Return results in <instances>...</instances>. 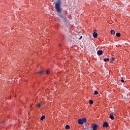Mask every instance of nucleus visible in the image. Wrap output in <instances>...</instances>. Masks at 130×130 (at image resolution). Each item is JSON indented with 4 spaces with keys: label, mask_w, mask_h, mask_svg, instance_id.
<instances>
[{
    "label": "nucleus",
    "mask_w": 130,
    "mask_h": 130,
    "mask_svg": "<svg viewBox=\"0 0 130 130\" xmlns=\"http://www.w3.org/2000/svg\"><path fill=\"white\" fill-rule=\"evenodd\" d=\"M55 9L57 13H60L62 10V8H61V1L58 0V2L55 4Z\"/></svg>",
    "instance_id": "f257e3e1"
},
{
    "label": "nucleus",
    "mask_w": 130,
    "mask_h": 130,
    "mask_svg": "<svg viewBox=\"0 0 130 130\" xmlns=\"http://www.w3.org/2000/svg\"><path fill=\"white\" fill-rule=\"evenodd\" d=\"M87 121V119L86 118H82L81 119H79L78 120V122L79 124H84V123H86Z\"/></svg>",
    "instance_id": "f03ea898"
},
{
    "label": "nucleus",
    "mask_w": 130,
    "mask_h": 130,
    "mask_svg": "<svg viewBox=\"0 0 130 130\" xmlns=\"http://www.w3.org/2000/svg\"><path fill=\"white\" fill-rule=\"evenodd\" d=\"M98 125L96 123H94L92 125V128L93 130H96L98 128Z\"/></svg>",
    "instance_id": "7ed1b4c3"
},
{
    "label": "nucleus",
    "mask_w": 130,
    "mask_h": 130,
    "mask_svg": "<svg viewBox=\"0 0 130 130\" xmlns=\"http://www.w3.org/2000/svg\"><path fill=\"white\" fill-rule=\"evenodd\" d=\"M109 126V124L107 122H105L103 124V127L107 128Z\"/></svg>",
    "instance_id": "20e7f679"
},
{
    "label": "nucleus",
    "mask_w": 130,
    "mask_h": 130,
    "mask_svg": "<svg viewBox=\"0 0 130 130\" xmlns=\"http://www.w3.org/2000/svg\"><path fill=\"white\" fill-rule=\"evenodd\" d=\"M92 35L94 38H97V37H98V34L96 32H94Z\"/></svg>",
    "instance_id": "39448f33"
},
{
    "label": "nucleus",
    "mask_w": 130,
    "mask_h": 130,
    "mask_svg": "<svg viewBox=\"0 0 130 130\" xmlns=\"http://www.w3.org/2000/svg\"><path fill=\"white\" fill-rule=\"evenodd\" d=\"M97 54H98V55H102V54H103V51L99 50L97 51Z\"/></svg>",
    "instance_id": "423d86ee"
},
{
    "label": "nucleus",
    "mask_w": 130,
    "mask_h": 130,
    "mask_svg": "<svg viewBox=\"0 0 130 130\" xmlns=\"http://www.w3.org/2000/svg\"><path fill=\"white\" fill-rule=\"evenodd\" d=\"M39 74L40 75H43V74H44V72H43V70H41L38 72Z\"/></svg>",
    "instance_id": "0eeeda50"
},
{
    "label": "nucleus",
    "mask_w": 130,
    "mask_h": 130,
    "mask_svg": "<svg viewBox=\"0 0 130 130\" xmlns=\"http://www.w3.org/2000/svg\"><path fill=\"white\" fill-rule=\"evenodd\" d=\"M110 32L112 35H114V34H115V31L114 30L112 29Z\"/></svg>",
    "instance_id": "6e6552de"
},
{
    "label": "nucleus",
    "mask_w": 130,
    "mask_h": 130,
    "mask_svg": "<svg viewBox=\"0 0 130 130\" xmlns=\"http://www.w3.org/2000/svg\"><path fill=\"white\" fill-rule=\"evenodd\" d=\"M65 128L66 129H70V128H71V127L69 125H66Z\"/></svg>",
    "instance_id": "1a4fd4ad"
},
{
    "label": "nucleus",
    "mask_w": 130,
    "mask_h": 130,
    "mask_svg": "<svg viewBox=\"0 0 130 130\" xmlns=\"http://www.w3.org/2000/svg\"><path fill=\"white\" fill-rule=\"evenodd\" d=\"M121 36V35L120 34V33H119V32H117L116 34V36L117 37H119L120 36Z\"/></svg>",
    "instance_id": "9d476101"
},
{
    "label": "nucleus",
    "mask_w": 130,
    "mask_h": 130,
    "mask_svg": "<svg viewBox=\"0 0 130 130\" xmlns=\"http://www.w3.org/2000/svg\"><path fill=\"white\" fill-rule=\"evenodd\" d=\"M109 60H110V59L108 58H105V59H104V61H105V62H107V61H109Z\"/></svg>",
    "instance_id": "9b49d317"
},
{
    "label": "nucleus",
    "mask_w": 130,
    "mask_h": 130,
    "mask_svg": "<svg viewBox=\"0 0 130 130\" xmlns=\"http://www.w3.org/2000/svg\"><path fill=\"white\" fill-rule=\"evenodd\" d=\"M109 118H110V119H112V120H113V119H114V116H113V115H110L109 116Z\"/></svg>",
    "instance_id": "f8f14e48"
},
{
    "label": "nucleus",
    "mask_w": 130,
    "mask_h": 130,
    "mask_svg": "<svg viewBox=\"0 0 130 130\" xmlns=\"http://www.w3.org/2000/svg\"><path fill=\"white\" fill-rule=\"evenodd\" d=\"M44 119H45V116L43 115V116H42L40 120H43Z\"/></svg>",
    "instance_id": "ddd939ff"
},
{
    "label": "nucleus",
    "mask_w": 130,
    "mask_h": 130,
    "mask_svg": "<svg viewBox=\"0 0 130 130\" xmlns=\"http://www.w3.org/2000/svg\"><path fill=\"white\" fill-rule=\"evenodd\" d=\"M89 104H90V105L93 104V101L92 100H89Z\"/></svg>",
    "instance_id": "4468645a"
},
{
    "label": "nucleus",
    "mask_w": 130,
    "mask_h": 130,
    "mask_svg": "<svg viewBox=\"0 0 130 130\" xmlns=\"http://www.w3.org/2000/svg\"><path fill=\"white\" fill-rule=\"evenodd\" d=\"M37 106L39 108H40V107H41V106H42V105L41 104H38Z\"/></svg>",
    "instance_id": "2eb2a0df"
},
{
    "label": "nucleus",
    "mask_w": 130,
    "mask_h": 130,
    "mask_svg": "<svg viewBox=\"0 0 130 130\" xmlns=\"http://www.w3.org/2000/svg\"><path fill=\"white\" fill-rule=\"evenodd\" d=\"M94 95H97L99 94V92L97 91V90H94Z\"/></svg>",
    "instance_id": "dca6fc26"
},
{
    "label": "nucleus",
    "mask_w": 130,
    "mask_h": 130,
    "mask_svg": "<svg viewBox=\"0 0 130 130\" xmlns=\"http://www.w3.org/2000/svg\"><path fill=\"white\" fill-rule=\"evenodd\" d=\"M50 73V71H49V70H47L46 71V74L47 75H49Z\"/></svg>",
    "instance_id": "f3484780"
},
{
    "label": "nucleus",
    "mask_w": 130,
    "mask_h": 130,
    "mask_svg": "<svg viewBox=\"0 0 130 130\" xmlns=\"http://www.w3.org/2000/svg\"><path fill=\"white\" fill-rule=\"evenodd\" d=\"M114 57H111V60H112V61H114Z\"/></svg>",
    "instance_id": "a211bd4d"
},
{
    "label": "nucleus",
    "mask_w": 130,
    "mask_h": 130,
    "mask_svg": "<svg viewBox=\"0 0 130 130\" xmlns=\"http://www.w3.org/2000/svg\"><path fill=\"white\" fill-rule=\"evenodd\" d=\"M121 82L122 83H124V80H123V78H121Z\"/></svg>",
    "instance_id": "6ab92c4d"
},
{
    "label": "nucleus",
    "mask_w": 130,
    "mask_h": 130,
    "mask_svg": "<svg viewBox=\"0 0 130 130\" xmlns=\"http://www.w3.org/2000/svg\"><path fill=\"white\" fill-rule=\"evenodd\" d=\"M61 45H62L61 44H59L58 45V46H59V47H60L61 46Z\"/></svg>",
    "instance_id": "aec40b11"
},
{
    "label": "nucleus",
    "mask_w": 130,
    "mask_h": 130,
    "mask_svg": "<svg viewBox=\"0 0 130 130\" xmlns=\"http://www.w3.org/2000/svg\"><path fill=\"white\" fill-rule=\"evenodd\" d=\"M82 38H83V36H81L79 39H82Z\"/></svg>",
    "instance_id": "412c9836"
}]
</instances>
